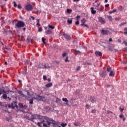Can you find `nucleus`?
Here are the masks:
<instances>
[{
    "instance_id": "nucleus-1",
    "label": "nucleus",
    "mask_w": 127,
    "mask_h": 127,
    "mask_svg": "<svg viewBox=\"0 0 127 127\" xmlns=\"http://www.w3.org/2000/svg\"><path fill=\"white\" fill-rule=\"evenodd\" d=\"M45 120H43L42 122H38L37 125L40 127H50L48 126H50L52 124L53 127H62L61 126H59V122L55 121L52 118H49L48 117H45ZM58 126V127H57Z\"/></svg>"
},
{
    "instance_id": "nucleus-2",
    "label": "nucleus",
    "mask_w": 127,
    "mask_h": 127,
    "mask_svg": "<svg viewBox=\"0 0 127 127\" xmlns=\"http://www.w3.org/2000/svg\"><path fill=\"white\" fill-rule=\"evenodd\" d=\"M23 28V31H25L26 28V24L24 21L21 20H18L17 23L15 24V28Z\"/></svg>"
},
{
    "instance_id": "nucleus-3",
    "label": "nucleus",
    "mask_w": 127,
    "mask_h": 127,
    "mask_svg": "<svg viewBox=\"0 0 127 127\" xmlns=\"http://www.w3.org/2000/svg\"><path fill=\"white\" fill-rule=\"evenodd\" d=\"M35 119H39L40 120L43 119V116H41L40 115H37V114H34V115H32L31 117V119L32 122H34V120Z\"/></svg>"
},
{
    "instance_id": "nucleus-4",
    "label": "nucleus",
    "mask_w": 127,
    "mask_h": 127,
    "mask_svg": "<svg viewBox=\"0 0 127 127\" xmlns=\"http://www.w3.org/2000/svg\"><path fill=\"white\" fill-rule=\"evenodd\" d=\"M25 8L27 11H31L33 7L31 4H27V5L25 6Z\"/></svg>"
},
{
    "instance_id": "nucleus-5",
    "label": "nucleus",
    "mask_w": 127,
    "mask_h": 127,
    "mask_svg": "<svg viewBox=\"0 0 127 127\" xmlns=\"http://www.w3.org/2000/svg\"><path fill=\"white\" fill-rule=\"evenodd\" d=\"M81 24H80V25L81 26H83V27L85 26L87 28H89L87 24H85V23L86 22V20H85V18H83V19L81 20Z\"/></svg>"
},
{
    "instance_id": "nucleus-6",
    "label": "nucleus",
    "mask_w": 127,
    "mask_h": 127,
    "mask_svg": "<svg viewBox=\"0 0 127 127\" xmlns=\"http://www.w3.org/2000/svg\"><path fill=\"white\" fill-rule=\"evenodd\" d=\"M98 19L99 22L102 24H104L105 23H106V19H105V18H103V17H102L101 16H99L98 17Z\"/></svg>"
},
{
    "instance_id": "nucleus-7",
    "label": "nucleus",
    "mask_w": 127,
    "mask_h": 127,
    "mask_svg": "<svg viewBox=\"0 0 127 127\" xmlns=\"http://www.w3.org/2000/svg\"><path fill=\"white\" fill-rule=\"evenodd\" d=\"M63 36H64L66 40H71V36L68 35V34H67V33H64Z\"/></svg>"
},
{
    "instance_id": "nucleus-8",
    "label": "nucleus",
    "mask_w": 127,
    "mask_h": 127,
    "mask_svg": "<svg viewBox=\"0 0 127 127\" xmlns=\"http://www.w3.org/2000/svg\"><path fill=\"white\" fill-rule=\"evenodd\" d=\"M34 99L39 100V101H43L45 98L43 96H39V95H37L36 97L34 98Z\"/></svg>"
},
{
    "instance_id": "nucleus-9",
    "label": "nucleus",
    "mask_w": 127,
    "mask_h": 127,
    "mask_svg": "<svg viewBox=\"0 0 127 127\" xmlns=\"http://www.w3.org/2000/svg\"><path fill=\"white\" fill-rule=\"evenodd\" d=\"M38 68L39 69H46L47 66L46 65H43V64H39L38 65Z\"/></svg>"
},
{
    "instance_id": "nucleus-10",
    "label": "nucleus",
    "mask_w": 127,
    "mask_h": 127,
    "mask_svg": "<svg viewBox=\"0 0 127 127\" xmlns=\"http://www.w3.org/2000/svg\"><path fill=\"white\" fill-rule=\"evenodd\" d=\"M19 107L22 109H27V106L26 105H23L22 103H19Z\"/></svg>"
},
{
    "instance_id": "nucleus-11",
    "label": "nucleus",
    "mask_w": 127,
    "mask_h": 127,
    "mask_svg": "<svg viewBox=\"0 0 127 127\" xmlns=\"http://www.w3.org/2000/svg\"><path fill=\"white\" fill-rule=\"evenodd\" d=\"M100 75H101V77H102L103 78H105V77H106V75H107V73L106 71H102L100 73Z\"/></svg>"
},
{
    "instance_id": "nucleus-12",
    "label": "nucleus",
    "mask_w": 127,
    "mask_h": 127,
    "mask_svg": "<svg viewBox=\"0 0 127 127\" xmlns=\"http://www.w3.org/2000/svg\"><path fill=\"white\" fill-rule=\"evenodd\" d=\"M101 33L102 34H103V35H108L110 33V32L109 31V30H104V29H103L101 31Z\"/></svg>"
},
{
    "instance_id": "nucleus-13",
    "label": "nucleus",
    "mask_w": 127,
    "mask_h": 127,
    "mask_svg": "<svg viewBox=\"0 0 127 127\" xmlns=\"http://www.w3.org/2000/svg\"><path fill=\"white\" fill-rule=\"evenodd\" d=\"M88 101H90L92 103H95L96 102L95 97H90L89 99H88Z\"/></svg>"
},
{
    "instance_id": "nucleus-14",
    "label": "nucleus",
    "mask_w": 127,
    "mask_h": 127,
    "mask_svg": "<svg viewBox=\"0 0 127 127\" xmlns=\"http://www.w3.org/2000/svg\"><path fill=\"white\" fill-rule=\"evenodd\" d=\"M95 54L96 56H100V57L103 55L102 52H99V51H95Z\"/></svg>"
},
{
    "instance_id": "nucleus-15",
    "label": "nucleus",
    "mask_w": 127,
    "mask_h": 127,
    "mask_svg": "<svg viewBox=\"0 0 127 127\" xmlns=\"http://www.w3.org/2000/svg\"><path fill=\"white\" fill-rule=\"evenodd\" d=\"M73 51L75 55L78 54V55H80L82 53V52H81V51H80L79 50H77V49H74Z\"/></svg>"
},
{
    "instance_id": "nucleus-16",
    "label": "nucleus",
    "mask_w": 127,
    "mask_h": 127,
    "mask_svg": "<svg viewBox=\"0 0 127 127\" xmlns=\"http://www.w3.org/2000/svg\"><path fill=\"white\" fill-rule=\"evenodd\" d=\"M62 101L65 102V105L69 106V104L68 103V100H67V98H63Z\"/></svg>"
},
{
    "instance_id": "nucleus-17",
    "label": "nucleus",
    "mask_w": 127,
    "mask_h": 127,
    "mask_svg": "<svg viewBox=\"0 0 127 127\" xmlns=\"http://www.w3.org/2000/svg\"><path fill=\"white\" fill-rule=\"evenodd\" d=\"M17 93H18V94H20V95H22L23 97H25V98L27 97V96H26V95H25L24 94H23L22 91L18 90V91H17Z\"/></svg>"
},
{
    "instance_id": "nucleus-18",
    "label": "nucleus",
    "mask_w": 127,
    "mask_h": 127,
    "mask_svg": "<svg viewBox=\"0 0 127 127\" xmlns=\"http://www.w3.org/2000/svg\"><path fill=\"white\" fill-rule=\"evenodd\" d=\"M44 109L46 110V112H50L52 110V109L49 106H47L46 107H45Z\"/></svg>"
},
{
    "instance_id": "nucleus-19",
    "label": "nucleus",
    "mask_w": 127,
    "mask_h": 127,
    "mask_svg": "<svg viewBox=\"0 0 127 127\" xmlns=\"http://www.w3.org/2000/svg\"><path fill=\"white\" fill-rule=\"evenodd\" d=\"M53 86V83H48V84H46L45 87L46 88H50Z\"/></svg>"
},
{
    "instance_id": "nucleus-20",
    "label": "nucleus",
    "mask_w": 127,
    "mask_h": 127,
    "mask_svg": "<svg viewBox=\"0 0 127 127\" xmlns=\"http://www.w3.org/2000/svg\"><path fill=\"white\" fill-rule=\"evenodd\" d=\"M8 107L9 108V109H11V108L12 109H15V107L13 106V103H11V105H10V104H8Z\"/></svg>"
},
{
    "instance_id": "nucleus-21",
    "label": "nucleus",
    "mask_w": 127,
    "mask_h": 127,
    "mask_svg": "<svg viewBox=\"0 0 127 127\" xmlns=\"http://www.w3.org/2000/svg\"><path fill=\"white\" fill-rule=\"evenodd\" d=\"M109 76H112V77H114V76H115V73H114L112 69L110 70V73L109 74Z\"/></svg>"
},
{
    "instance_id": "nucleus-22",
    "label": "nucleus",
    "mask_w": 127,
    "mask_h": 127,
    "mask_svg": "<svg viewBox=\"0 0 127 127\" xmlns=\"http://www.w3.org/2000/svg\"><path fill=\"white\" fill-rule=\"evenodd\" d=\"M26 92H27V95H28V98H30V97H31L32 95H31V94H30V93L28 90H27V91H26Z\"/></svg>"
},
{
    "instance_id": "nucleus-23",
    "label": "nucleus",
    "mask_w": 127,
    "mask_h": 127,
    "mask_svg": "<svg viewBox=\"0 0 127 127\" xmlns=\"http://www.w3.org/2000/svg\"><path fill=\"white\" fill-rule=\"evenodd\" d=\"M22 73L23 74V75H26V74H27V72L25 69H23V70L22 71Z\"/></svg>"
},
{
    "instance_id": "nucleus-24",
    "label": "nucleus",
    "mask_w": 127,
    "mask_h": 127,
    "mask_svg": "<svg viewBox=\"0 0 127 127\" xmlns=\"http://www.w3.org/2000/svg\"><path fill=\"white\" fill-rule=\"evenodd\" d=\"M52 33V31L51 30V29H48L46 31V34H51Z\"/></svg>"
},
{
    "instance_id": "nucleus-25",
    "label": "nucleus",
    "mask_w": 127,
    "mask_h": 127,
    "mask_svg": "<svg viewBox=\"0 0 127 127\" xmlns=\"http://www.w3.org/2000/svg\"><path fill=\"white\" fill-rule=\"evenodd\" d=\"M46 38H44V37H42V41L43 42V44H46Z\"/></svg>"
},
{
    "instance_id": "nucleus-26",
    "label": "nucleus",
    "mask_w": 127,
    "mask_h": 127,
    "mask_svg": "<svg viewBox=\"0 0 127 127\" xmlns=\"http://www.w3.org/2000/svg\"><path fill=\"white\" fill-rule=\"evenodd\" d=\"M7 98V94H6V93H4V94H3V98L6 99Z\"/></svg>"
},
{
    "instance_id": "nucleus-27",
    "label": "nucleus",
    "mask_w": 127,
    "mask_h": 127,
    "mask_svg": "<svg viewBox=\"0 0 127 127\" xmlns=\"http://www.w3.org/2000/svg\"><path fill=\"white\" fill-rule=\"evenodd\" d=\"M67 23L68 24H72V19H67Z\"/></svg>"
},
{
    "instance_id": "nucleus-28",
    "label": "nucleus",
    "mask_w": 127,
    "mask_h": 127,
    "mask_svg": "<svg viewBox=\"0 0 127 127\" xmlns=\"http://www.w3.org/2000/svg\"><path fill=\"white\" fill-rule=\"evenodd\" d=\"M66 12H67V13H70V12H72V9H69V8H67V9H66Z\"/></svg>"
},
{
    "instance_id": "nucleus-29",
    "label": "nucleus",
    "mask_w": 127,
    "mask_h": 127,
    "mask_svg": "<svg viewBox=\"0 0 127 127\" xmlns=\"http://www.w3.org/2000/svg\"><path fill=\"white\" fill-rule=\"evenodd\" d=\"M117 12V9H113L112 11H110L109 13L110 14H112V13H114V12Z\"/></svg>"
},
{
    "instance_id": "nucleus-30",
    "label": "nucleus",
    "mask_w": 127,
    "mask_h": 127,
    "mask_svg": "<svg viewBox=\"0 0 127 127\" xmlns=\"http://www.w3.org/2000/svg\"><path fill=\"white\" fill-rule=\"evenodd\" d=\"M48 27L49 28H51V29H54V28H55V26H53L52 25H51L50 24H49Z\"/></svg>"
},
{
    "instance_id": "nucleus-31",
    "label": "nucleus",
    "mask_w": 127,
    "mask_h": 127,
    "mask_svg": "<svg viewBox=\"0 0 127 127\" xmlns=\"http://www.w3.org/2000/svg\"><path fill=\"white\" fill-rule=\"evenodd\" d=\"M111 69H112L111 67H108V68H107V72H111Z\"/></svg>"
},
{
    "instance_id": "nucleus-32",
    "label": "nucleus",
    "mask_w": 127,
    "mask_h": 127,
    "mask_svg": "<svg viewBox=\"0 0 127 127\" xmlns=\"http://www.w3.org/2000/svg\"><path fill=\"white\" fill-rule=\"evenodd\" d=\"M67 124L65 123L64 124V123H62L61 124V126H62L63 127H66Z\"/></svg>"
},
{
    "instance_id": "nucleus-33",
    "label": "nucleus",
    "mask_w": 127,
    "mask_h": 127,
    "mask_svg": "<svg viewBox=\"0 0 127 127\" xmlns=\"http://www.w3.org/2000/svg\"><path fill=\"white\" fill-rule=\"evenodd\" d=\"M25 118H26V119H28V120H30V121H31V117L30 118L29 116H25Z\"/></svg>"
},
{
    "instance_id": "nucleus-34",
    "label": "nucleus",
    "mask_w": 127,
    "mask_h": 127,
    "mask_svg": "<svg viewBox=\"0 0 127 127\" xmlns=\"http://www.w3.org/2000/svg\"><path fill=\"white\" fill-rule=\"evenodd\" d=\"M60 101V99H59V98H56V103H59Z\"/></svg>"
},
{
    "instance_id": "nucleus-35",
    "label": "nucleus",
    "mask_w": 127,
    "mask_h": 127,
    "mask_svg": "<svg viewBox=\"0 0 127 127\" xmlns=\"http://www.w3.org/2000/svg\"><path fill=\"white\" fill-rule=\"evenodd\" d=\"M29 60H26V61L25 62V64L26 65H28V64H29Z\"/></svg>"
},
{
    "instance_id": "nucleus-36",
    "label": "nucleus",
    "mask_w": 127,
    "mask_h": 127,
    "mask_svg": "<svg viewBox=\"0 0 127 127\" xmlns=\"http://www.w3.org/2000/svg\"><path fill=\"white\" fill-rule=\"evenodd\" d=\"M30 102L29 103L31 104H33V99H31V100H29Z\"/></svg>"
},
{
    "instance_id": "nucleus-37",
    "label": "nucleus",
    "mask_w": 127,
    "mask_h": 127,
    "mask_svg": "<svg viewBox=\"0 0 127 127\" xmlns=\"http://www.w3.org/2000/svg\"><path fill=\"white\" fill-rule=\"evenodd\" d=\"M79 23H80V22H79V21H78V20H77V21H75V24L76 25H79Z\"/></svg>"
},
{
    "instance_id": "nucleus-38",
    "label": "nucleus",
    "mask_w": 127,
    "mask_h": 127,
    "mask_svg": "<svg viewBox=\"0 0 127 127\" xmlns=\"http://www.w3.org/2000/svg\"><path fill=\"white\" fill-rule=\"evenodd\" d=\"M108 18H109V20H110V21H111L113 20V19H112V16H108Z\"/></svg>"
},
{
    "instance_id": "nucleus-39",
    "label": "nucleus",
    "mask_w": 127,
    "mask_h": 127,
    "mask_svg": "<svg viewBox=\"0 0 127 127\" xmlns=\"http://www.w3.org/2000/svg\"><path fill=\"white\" fill-rule=\"evenodd\" d=\"M90 106H91L90 105H89L88 104H86V107L87 108V109H89Z\"/></svg>"
},
{
    "instance_id": "nucleus-40",
    "label": "nucleus",
    "mask_w": 127,
    "mask_h": 127,
    "mask_svg": "<svg viewBox=\"0 0 127 127\" xmlns=\"http://www.w3.org/2000/svg\"><path fill=\"white\" fill-rule=\"evenodd\" d=\"M96 10H94V9H93L92 11V14H96Z\"/></svg>"
},
{
    "instance_id": "nucleus-41",
    "label": "nucleus",
    "mask_w": 127,
    "mask_h": 127,
    "mask_svg": "<svg viewBox=\"0 0 127 127\" xmlns=\"http://www.w3.org/2000/svg\"><path fill=\"white\" fill-rule=\"evenodd\" d=\"M43 79L44 80V81H45L46 80H47V76H46V75H44Z\"/></svg>"
},
{
    "instance_id": "nucleus-42",
    "label": "nucleus",
    "mask_w": 127,
    "mask_h": 127,
    "mask_svg": "<svg viewBox=\"0 0 127 127\" xmlns=\"http://www.w3.org/2000/svg\"><path fill=\"white\" fill-rule=\"evenodd\" d=\"M17 7L19 9H21L22 7L21 6V4H18Z\"/></svg>"
},
{
    "instance_id": "nucleus-43",
    "label": "nucleus",
    "mask_w": 127,
    "mask_h": 127,
    "mask_svg": "<svg viewBox=\"0 0 127 127\" xmlns=\"http://www.w3.org/2000/svg\"><path fill=\"white\" fill-rule=\"evenodd\" d=\"M68 56H66V59L64 60L65 62H69V60H68Z\"/></svg>"
},
{
    "instance_id": "nucleus-44",
    "label": "nucleus",
    "mask_w": 127,
    "mask_h": 127,
    "mask_svg": "<svg viewBox=\"0 0 127 127\" xmlns=\"http://www.w3.org/2000/svg\"><path fill=\"white\" fill-rule=\"evenodd\" d=\"M81 16H80V15H77L76 16V19L77 20L79 21V19L80 18Z\"/></svg>"
},
{
    "instance_id": "nucleus-45",
    "label": "nucleus",
    "mask_w": 127,
    "mask_h": 127,
    "mask_svg": "<svg viewBox=\"0 0 127 127\" xmlns=\"http://www.w3.org/2000/svg\"><path fill=\"white\" fill-rule=\"evenodd\" d=\"M3 33H5V34L7 33V30H6L5 28L3 29Z\"/></svg>"
},
{
    "instance_id": "nucleus-46",
    "label": "nucleus",
    "mask_w": 127,
    "mask_h": 127,
    "mask_svg": "<svg viewBox=\"0 0 127 127\" xmlns=\"http://www.w3.org/2000/svg\"><path fill=\"white\" fill-rule=\"evenodd\" d=\"M13 3H14V7H17V5L16 4V2H15V1H14Z\"/></svg>"
},
{
    "instance_id": "nucleus-47",
    "label": "nucleus",
    "mask_w": 127,
    "mask_h": 127,
    "mask_svg": "<svg viewBox=\"0 0 127 127\" xmlns=\"http://www.w3.org/2000/svg\"><path fill=\"white\" fill-rule=\"evenodd\" d=\"M66 54H67L66 53V52H64V53L63 54V57H65L66 56Z\"/></svg>"
},
{
    "instance_id": "nucleus-48",
    "label": "nucleus",
    "mask_w": 127,
    "mask_h": 127,
    "mask_svg": "<svg viewBox=\"0 0 127 127\" xmlns=\"http://www.w3.org/2000/svg\"><path fill=\"white\" fill-rule=\"evenodd\" d=\"M37 25L38 26H40L41 24H40V20H38V22H37Z\"/></svg>"
},
{
    "instance_id": "nucleus-49",
    "label": "nucleus",
    "mask_w": 127,
    "mask_h": 127,
    "mask_svg": "<svg viewBox=\"0 0 127 127\" xmlns=\"http://www.w3.org/2000/svg\"><path fill=\"white\" fill-rule=\"evenodd\" d=\"M120 118L122 119V118L124 117V115L123 114H121V115H120L119 116Z\"/></svg>"
},
{
    "instance_id": "nucleus-50",
    "label": "nucleus",
    "mask_w": 127,
    "mask_h": 127,
    "mask_svg": "<svg viewBox=\"0 0 127 127\" xmlns=\"http://www.w3.org/2000/svg\"><path fill=\"white\" fill-rule=\"evenodd\" d=\"M80 66H78L77 67V68H76L77 71H79V70H80Z\"/></svg>"
},
{
    "instance_id": "nucleus-51",
    "label": "nucleus",
    "mask_w": 127,
    "mask_h": 127,
    "mask_svg": "<svg viewBox=\"0 0 127 127\" xmlns=\"http://www.w3.org/2000/svg\"><path fill=\"white\" fill-rule=\"evenodd\" d=\"M96 112V110H92L91 113H95Z\"/></svg>"
},
{
    "instance_id": "nucleus-52",
    "label": "nucleus",
    "mask_w": 127,
    "mask_h": 127,
    "mask_svg": "<svg viewBox=\"0 0 127 127\" xmlns=\"http://www.w3.org/2000/svg\"><path fill=\"white\" fill-rule=\"evenodd\" d=\"M2 93H9L8 91H5V90H2Z\"/></svg>"
},
{
    "instance_id": "nucleus-53",
    "label": "nucleus",
    "mask_w": 127,
    "mask_h": 127,
    "mask_svg": "<svg viewBox=\"0 0 127 127\" xmlns=\"http://www.w3.org/2000/svg\"><path fill=\"white\" fill-rule=\"evenodd\" d=\"M123 43H124V44L126 46H127V41H124L123 42Z\"/></svg>"
},
{
    "instance_id": "nucleus-54",
    "label": "nucleus",
    "mask_w": 127,
    "mask_h": 127,
    "mask_svg": "<svg viewBox=\"0 0 127 127\" xmlns=\"http://www.w3.org/2000/svg\"><path fill=\"white\" fill-rule=\"evenodd\" d=\"M42 30H43L42 28H39V29H38L39 32H41V31H42Z\"/></svg>"
},
{
    "instance_id": "nucleus-55",
    "label": "nucleus",
    "mask_w": 127,
    "mask_h": 127,
    "mask_svg": "<svg viewBox=\"0 0 127 127\" xmlns=\"http://www.w3.org/2000/svg\"><path fill=\"white\" fill-rule=\"evenodd\" d=\"M99 6H100V4L98 3L97 5L96 6V9H98V8L99 7Z\"/></svg>"
},
{
    "instance_id": "nucleus-56",
    "label": "nucleus",
    "mask_w": 127,
    "mask_h": 127,
    "mask_svg": "<svg viewBox=\"0 0 127 127\" xmlns=\"http://www.w3.org/2000/svg\"><path fill=\"white\" fill-rule=\"evenodd\" d=\"M108 50H109V51H113V49H112L111 48V47H108Z\"/></svg>"
},
{
    "instance_id": "nucleus-57",
    "label": "nucleus",
    "mask_w": 127,
    "mask_h": 127,
    "mask_svg": "<svg viewBox=\"0 0 127 127\" xmlns=\"http://www.w3.org/2000/svg\"><path fill=\"white\" fill-rule=\"evenodd\" d=\"M74 126H75V127H78V126H79V125L78 124H77V123H74Z\"/></svg>"
},
{
    "instance_id": "nucleus-58",
    "label": "nucleus",
    "mask_w": 127,
    "mask_h": 127,
    "mask_svg": "<svg viewBox=\"0 0 127 127\" xmlns=\"http://www.w3.org/2000/svg\"><path fill=\"white\" fill-rule=\"evenodd\" d=\"M6 120L7 121V122H9V121H10L9 118L6 117Z\"/></svg>"
},
{
    "instance_id": "nucleus-59",
    "label": "nucleus",
    "mask_w": 127,
    "mask_h": 127,
    "mask_svg": "<svg viewBox=\"0 0 127 127\" xmlns=\"http://www.w3.org/2000/svg\"><path fill=\"white\" fill-rule=\"evenodd\" d=\"M110 4H105V7H108L109 6Z\"/></svg>"
},
{
    "instance_id": "nucleus-60",
    "label": "nucleus",
    "mask_w": 127,
    "mask_h": 127,
    "mask_svg": "<svg viewBox=\"0 0 127 127\" xmlns=\"http://www.w3.org/2000/svg\"><path fill=\"white\" fill-rule=\"evenodd\" d=\"M56 63H57V64H60V61H55Z\"/></svg>"
},
{
    "instance_id": "nucleus-61",
    "label": "nucleus",
    "mask_w": 127,
    "mask_h": 127,
    "mask_svg": "<svg viewBox=\"0 0 127 127\" xmlns=\"http://www.w3.org/2000/svg\"><path fill=\"white\" fill-rule=\"evenodd\" d=\"M31 18L33 19V20H34L35 19L34 16H31Z\"/></svg>"
},
{
    "instance_id": "nucleus-62",
    "label": "nucleus",
    "mask_w": 127,
    "mask_h": 127,
    "mask_svg": "<svg viewBox=\"0 0 127 127\" xmlns=\"http://www.w3.org/2000/svg\"><path fill=\"white\" fill-rule=\"evenodd\" d=\"M2 93H3L2 90H0V95L2 94Z\"/></svg>"
},
{
    "instance_id": "nucleus-63",
    "label": "nucleus",
    "mask_w": 127,
    "mask_h": 127,
    "mask_svg": "<svg viewBox=\"0 0 127 127\" xmlns=\"http://www.w3.org/2000/svg\"><path fill=\"white\" fill-rule=\"evenodd\" d=\"M106 86L107 87V88H109V87H111V85H107Z\"/></svg>"
},
{
    "instance_id": "nucleus-64",
    "label": "nucleus",
    "mask_w": 127,
    "mask_h": 127,
    "mask_svg": "<svg viewBox=\"0 0 127 127\" xmlns=\"http://www.w3.org/2000/svg\"><path fill=\"white\" fill-rule=\"evenodd\" d=\"M120 110H121V112H123L124 109L123 108H120Z\"/></svg>"
}]
</instances>
